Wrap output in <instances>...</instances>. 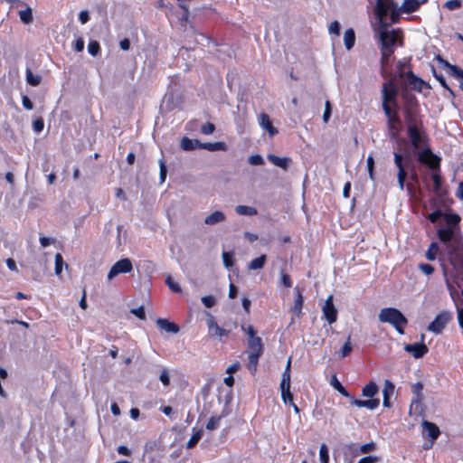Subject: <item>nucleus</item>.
I'll use <instances>...</instances> for the list:
<instances>
[{"instance_id": "f257e3e1", "label": "nucleus", "mask_w": 463, "mask_h": 463, "mask_svg": "<svg viewBox=\"0 0 463 463\" xmlns=\"http://www.w3.org/2000/svg\"><path fill=\"white\" fill-rule=\"evenodd\" d=\"M405 120L408 137L418 160L427 165L432 170L439 169V159L428 147L426 137L420 128V123L411 112H406Z\"/></svg>"}, {"instance_id": "f03ea898", "label": "nucleus", "mask_w": 463, "mask_h": 463, "mask_svg": "<svg viewBox=\"0 0 463 463\" xmlns=\"http://www.w3.org/2000/svg\"><path fill=\"white\" fill-rule=\"evenodd\" d=\"M375 37L380 43L381 64L383 71L388 65L390 58L398 45H402V33L398 30H389L387 25L383 24L375 32Z\"/></svg>"}, {"instance_id": "7ed1b4c3", "label": "nucleus", "mask_w": 463, "mask_h": 463, "mask_svg": "<svg viewBox=\"0 0 463 463\" xmlns=\"http://www.w3.org/2000/svg\"><path fill=\"white\" fill-rule=\"evenodd\" d=\"M393 160L398 169L397 180L400 189L402 191L406 187L411 193L413 186L411 183H405L407 177H410L411 180L414 182L418 181V175L413 164L411 153L408 151H404V153L395 151L393 152Z\"/></svg>"}, {"instance_id": "20e7f679", "label": "nucleus", "mask_w": 463, "mask_h": 463, "mask_svg": "<svg viewBox=\"0 0 463 463\" xmlns=\"http://www.w3.org/2000/svg\"><path fill=\"white\" fill-rule=\"evenodd\" d=\"M428 0H404L399 7L392 0H377L376 13L380 18H383L390 14L392 22L398 21L402 13L411 14L419 9V7Z\"/></svg>"}, {"instance_id": "39448f33", "label": "nucleus", "mask_w": 463, "mask_h": 463, "mask_svg": "<svg viewBox=\"0 0 463 463\" xmlns=\"http://www.w3.org/2000/svg\"><path fill=\"white\" fill-rule=\"evenodd\" d=\"M383 109L387 118L388 128L392 136L395 137L399 132L401 121L396 112L392 110L391 104L395 103L397 100L398 90L395 85L392 82H386L383 85Z\"/></svg>"}, {"instance_id": "423d86ee", "label": "nucleus", "mask_w": 463, "mask_h": 463, "mask_svg": "<svg viewBox=\"0 0 463 463\" xmlns=\"http://www.w3.org/2000/svg\"><path fill=\"white\" fill-rule=\"evenodd\" d=\"M438 236L445 246L450 263L455 265L456 260H461L462 245L460 241L455 237L453 230L451 228L439 229Z\"/></svg>"}, {"instance_id": "0eeeda50", "label": "nucleus", "mask_w": 463, "mask_h": 463, "mask_svg": "<svg viewBox=\"0 0 463 463\" xmlns=\"http://www.w3.org/2000/svg\"><path fill=\"white\" fill-rule=\"evenodd\" d=\"M378 318L382 323L392 325L399 334H404V327L408 324V319L399 309L384 307L381 309Z\"/></svg>"}, {"instance_id": "6e6552de", "label": "nucleus", "mask_w": 463, "mask_h": 463, "mask_svg": "<svg viewBox=\"0 0 463 463\" xmlns=\"http://www.w3.org/2000/svg\"><path fill=\"white\" fill-rule=\"evenodd\" d=\"M249 349V370L251 372L256 371L260 356L263 352V345L260 337L252 338L248 340Z\"/></svg>"}, {"instance_id": "1a4fd4ad", "label": "nucleus", "mask_w": 463, "mask_h": 463, "mask_svg": "<svg viewBox=\"0 0 463 463\" xmlns=\"http://www.w3.org/2000/svg\"><path fill=\"white\" fill-rule=\"evenodd\" d=\"M423 385L421 383L418 382L411 385V392L413 393V398L411 400V403L410 406V414H421L423 411Z\"/></svg>"}, {"instance_id": "9d476101", "label": "nucleus", "mask_w": 463, "mask_h": 463, "mask_svg": "<svg viewBox=\"0 0 463 463\" xmlns=\"http://www.w3.org/2000/svg\"><path fill=\"white\" fill-rule=\"evenodd\" d=\"M452 319V313L449 311H441L434 320L428 326V330L439 335L446 327L448 323Z\"/></svg>"}, {"instance_id": "9b49d317", "label": "nucleus", "mask_w": 463, "mask_h": 463, "mask_svg": "<svg viewBox=\"0 0 463 463\" xmlns=\"http://www.w3.org/2000/svg\"><path fill=\"white\" fill-rule=\"evenodd\" d=\"M132 262L129 259H121L111 267L108 273V279L111 280L121 273H128L132 270Z\"/></svg>"}, {"instance_id": "f8f14e48", "label": "nucleus", "mask_w": 463, "mask_h": 463, "mask_svg": "<svg viewBox=\"0 0 463 463\" xmlns=\"http://www.w3.org/2000/svg\"><path fill=\"white\" fill-rule=\"evenodd\" d=\"M322 312L324 317L327 320L329 324H333L337 319V310L333 303V296H329L325 305L322 307Z\"/></svg>"}, {"instance_id": "ddd939ff", "label": "nucleus", "mask_w": 463, "mask_h": 463, "mask_svg": "<svg viewBox=\"0 0 463 463\" xmlns=\"http://www.w3.org/2000/svg\"><path fill=\"white\" fill-rule=\"evenodd\" d=\"M404 350L413 355L414 358H421L429 351L427 345L423 343H415L412 345H406Z\"/></svg>"}, {"instance_id": "4468645a", "label": "nucleus", "mask_w": 463, "mask_h": 463, "mask_svg": "<svg viewBox=\"0 0 463 463\" xmlns=\"http://www.w3.org/2000/svg\"><path fill=\"white\" fill-rule=\"evenodd\" d=\"M350 398H351L352 404H354L359 408L364 407L371 411L375 410L380 404L379 399L359 400V399H355L351 396H350Z\"/></svg>"}, {"instance_id": "2eb2a0df", "label": "nucleus", "mask_w": 463, "mask_h": 463, "mask_svg": "<svg viewBox=\"0 0 463 463\" xmlns=\"http://www.w3.org/2000/svg\"><path fill=\"white\" fill-rule=\"evenodd\" d=\"M226 221V214L222 211H215L204 218V223L209 226L223 223Z\"/></svg>"}, {"instance_id": "dca6fc26", "label": "nucleus", "mask_w": 463, "mask_h": 463, "mask_svg": "<svg viewBox=\"0 0 463 463\" xmlns=\"http://www.w3.org/2000/svg\"><path fill=\"white\" fill-rule=\"evenodd\" d=\"M259 124L260 126L265 129L270 137L278 134V129L272 126L271 120L269 117L266 113H261L259 116Z\"/></svg>"}, {"instance_id": "f3484780", "label": "nucleus", "mask_w": 463, "mask_h": 463, "mask_svg": "<svg viewBox=\"0 0 463 463\" xmlns=\"http://www.w3.org/2000/svg\"><path fill=\"white\" fill-rule=\"evenodd\" d=\"M207 326L211 336L218 335L219 337H222L228 335L229 334V331L220 327L217 325L213 317H210V318L207 320Z\"/></svg>"}, {"instance_id": "a211bd4d", "label": "nucleus", "mask_w": 463, "mask_h": 463, "mask_svg": "<svg viewBox=\"0 0 463 463\" xmlns=\"http://www.w3.org/2000/svg\"><path fill=\"white\" fill-rule=\"evenodd\" d=\"M422 427H423L424 431H426L427 435L430 438L431 444H432L433 441L435 439H437L440 434L439 429L438 428V426L436 424L427 421V420H424L422 422Z\"/></svg>"}, {"instance_id": "6ab92c4d", "label": "nucleus", "mask_w": 463, "mask_h": 463, "mask_svg": "<svg viewBox=\"0 0 463 463\" xmlns=\"http://www.w3.org/2000/svg\"><path fill=\"white\" fill-rule=\"evenodd\" d=\"M393 392H394L393 383L391 381L386 380L384 382V386H383V404L384 407L391 406L390 398L393 394Z\"/></svg>"}, {"instance_id": "aec40b11", "label": "nucleus", "mask_w": 463, "mask_h": 463, "mask_svg": "<svg viewBox=\"0 0 463 463\" xmlns=\"http://www.w3.org/2000/svg\"><path fill=\"white\" fill-rule=\"evenodd\" d=\"M156 325L160 329L165 330L168 333L176 334L179 332V326L175 323L169 322L165 318H158L156 320Z\"/></svg>"}, {"instance_id": "412c9836", "label": "nucleus", "mask_w": 463, "mask_h": 463, "mask_svg": "<svg viewBox=\"0 0 463 463\" xmlns=\"http://www.w3.org/2000/svg\"><path fill=\"white\" fill-rule=\"evenodd\" d=\"M20 5H23V6H25L24 9L23 10H20L18 14H19V17L21 19V21L25 24H29L33 22V10L31 7H29L24 2H19Z\"/></svg>"}, {"instance_id": "4be33fe9", "label": "nucleus", "mask_w": 463, "mask_h": 463, "mask_svg": "<svg viewBox=\"0 0 463 463\" xmlns=\"http://www.w3.org/2000/svg\"><path fill=\"white\" fill-rule=\"evenodd\" d=\"M201 142L197 139H190L186 137H183L181 140V147L184 151H191L196 148L201 149Z\"/></svg>"}, {"instance_id": "5701e85b", "label": "nucleus", "mask_w": 463, "mask_h": 463, "mask_svg": "<svg viewBox=\"0 0 463 463\" xmlns=\"http://www.w3.org/2000/svg\"><path fill=\"white\" fill-rule=\"evenodd\" d=\"M267 157L269 161L271 162L273 165L284 170L288 168V164L290 162V159L288 157H279L273 154H269Z\"/></svg>"}, {"instance_id": "b1692460", "label": "nucleus", "mask_w": 463, "mask_h": 463, "mask_svg": "<svg viewBox=\"0 0 463 463\" xmlns=\"http://www.w3.org/2000/svg\"><path fill=\"white\" fill-rule=\"evenodd\" d=\"M201 149H206L208 151H225L227 146L224 142H214V143H202Z\"/></svg>"}, {"instance_id": "393cba45", "label": "nucleus", "mask_w": 463, "mask_h": 463, "mask_svg": "<svg viewBox=\"0 0 463 463\" xmlns=\"http://www.w3.org/2000/svg\"><path fill=\"white\" fill-rule=\"evenodd\" d=\"M407 79L409 84L414 90L421 91L422 87L425 85V82L421 79L416 77L411 71L408 72Z\"/></svg>"}, {"instance_id": "a878e982", "label": "nucleus", "mask_w": 463, "mask_h": 463, "mask_svg": "<svg viewBox=\"0 0 463 463\" xmlns=\"http://www.w3.org/2000/svg\"><path fill=\"white\" fill-rule=\"evenodd\" d=\"M281 397L286 404H293V395L290 392V383H280Z\"/></svg>"}, {"instance_id": "bb28decb", "label": "nucleus", "mask_w": 463, "mask_h": 463, "mask_svg": "<svg viewBox=\"0 0 463 463\" xmlns=\"http://www.w3.org/2000/svg\"><path fill=\"white\" fill-rule=\"evenodd\" d=\"M378 386L374 382H370L362 390V395L371 399H374L373 396L378 393Z\"/></svg>"}, {"instance_id": "cd10ccee", "label": "nucleus", "mask_w": 463, "mask_h": 463, "mask_svg": "<svg viewBox=\"0 0 463 463\" xmlns=\"http://www.w3.org/2000/svg\"><path fill=\"white\" fill-rule=\"evenodd\" d=\"M344 43H345V46L347 50H351L354 47V43H355V33L352 28L347 29L345 32Z\"/></svg>"}, {"instance_id": "c85d7f7f", "label": "nucleus", "mask_w": 463, "mask_h": 463, "mask_svg": "<svg viewBox=\"0 0 463 463\" xmlns=\"http://www.w3.org/2000/svg\"><path fill=\"white\" fill-rule=\"evenodd\" d=\"M235 212L239 215H248V216L256 215L258 213V211L256 208H254L252 206H247V205H237L235 207Z\"/></svg>"}, {"instance_id": "c756f323", "label": "nucleus", "mask_w": 463, "mask_h": 463, "mask_svg": "<svg viewBox=\"0 0 463 463\" xmlns=\"http://www.w3.org/2000/svg\"><path fill=\"white\" fill-rule=\"evenodd\" d=\"M266 259H267V257H266L265 254L260 255V257L252 260L248 264V269H251V270L262 269L264 267V265H265Z\"/></svg>"}, {"instance_id": "7c9ffc66", "label": "nucleus", "mask_w": 463, "mask_h": 463, "mask_svg": "<svg viewBox=\"0 0 463 463\" xmlns=\"http://www.w3.org/2000/svg\"><path fill=\"white\" fill-rule=\"evenodd\" d=\"M295 290L297 292V298L295 299L294 306L292 307V311L294 313H296L297 315H299L301 313L304 299H303V296H302L299 288H296Z\"/></svg>"}, {"instance_id": "2f4dec72", "label": "nucleus", "mask_w": 463, "mask_h": 463, "mask_svg": "<svg viewBox=\"0 0 463 463\" xmlns=\"http://www.w3.org/2000/svg\"><path fill=\"white\" fill-rule=\"evenodd\" d=\"M26 81L29 85L36 87L40 85L42 81V77L40 75H34L32 71L27 68L26 69Z\"/></svg>"}, {"instance_id": "473e14b6", "label": "nucleus", "mask_w": 463, "mask_h": 463, "mask_svg": "<svg viewBox=\"0 0 463 463\" xmlns=\"http://www.w3.org/2000/svg\"><path fill=\"white\" fill-rule=\"evenodd\" d=\"M203 433V431L201 429L197 430H194V434L192 435L191 439L188 440V442L186 444V448L193 449L198 443V441L201 439Z\"/></svg>"}, {"instance_id": "72a5a7b5", "label": "nucleus", "mask_w": 463, "mask_h": 463, "mask_svg": "<svg viewBox=\"0 0 463 463\" xmlns=\"http://www.w3.org/2000/svg\"><path fill=\"white\" fill-rule=\"evenodd\" d=\"M438 254H439V245L437 242H432L426 252V258L429 260H434Z\"/></svg>"}, {"instance_id": "f704fd0d", "label": "nucleus", "mask_w": 463, "mask_h": 463, "mask_svg": "<svg viewBox=\"0 0 463 463\" xmlns=\"http://www.w3.org/2000/svg\"><path fill=\"white\" fill-rule=\"evenodd\" d=\"M331 385L338 391L342 395L345 397H350L349 392L346 391V389L342 385V383L337 380L336 376L334 375L330 382Z\"/></svg>"}, {"instance_id": "c9c22d12", "label": "nucleus", "mask_w": 463, "mask_h": 463, "mask_svg": "<svg viewBox=\"0 0 463 463\" xmlns=\"http://www.w3.org/2000/svg\"><path fill=\"white\" fill-rule=\"evenodd\" d=\"M222 416H213L210 418L208 422L206 423V429L208 430H214L220 427L221 420Z\"/></svg>"}, {"instance_id": "e433bc0d", "label": "nucleus", "mask_w": 463, "mask_h": 463, "mask_svg": "<svg viewBox=\"0 0 463 463\" xmlns=\"http://www.w3.org/2000/svg\"><path fill=\"white\" fill-rule=\"evenodd\" d=\"M319 458L321 463H329V449L325 443L320 446Z\"/></svg>"}, {"instance_id": "4c0bfd02", "label": "nucleus", "mask_w": 463, "mask_h": 463, "mask_svg": "<svg viewBox=\"0 0 463 463\" xmlns=\"http://www.w3.org/2000/svg\"><path fill=\"white\" fill-rule=\"evenodd\" d=\"M352 350H353V347H352V345H351V337L348 336L346 342L345 343V345H343V347L340 350L339 356L342 357V358L346 357L347 355L350 354Z\"/></svg>"}, {"instance_id": "58836bf2", "label": "nucleus", "mask_w": 463, "mask_h": 463, "mask_svg": "<svg viewBox=\"0 0 463 463\" xmlns=\"http://www.w3.org/2000/svg\"><path fill=\"white\" fill-rule=\"evenodd\" d=\"M290 366H291V358H288L285 371L282 373L281 383H283V384L290 383Z\"/></svg>"}, {"instance_id": "ea45409f", "label": "nucleus", "mask_w": 463, "mask_h": 463, "mask_svg": "<svg viewBox=\"0 0 463 463\" xmlns=\"http://www.w3.org/2000/svg\"><path fill=\"white\" fill-rule=\"evenodd\" d=\"M432 73H433V76L439 80V82L440 83V85L445 88L446 90H449V92L454 96V92L453 90L447 85L446 83V80H445V78L441 75V74H438L436 72V70L434 68H432Z\"/></svg>"}, {"instance_id": "a19ab883", "label": "nucleus", "mask_w": 463, "mask_h": 463, "mask_svg": "<svg viewBox=\"0 0 463 463\" xmlns=\"http://www.w3.org/2000/svg\"><path fill=\"white\" fill-rule=\"evenodd\" d=\"M100 47L97 41H90L88 44V52L92 56H97L99 52Z\"/></svg>"}, {"instance_id": "79ce46f5", "label": "nucleus", "mask_w": 463, "mask_h": 463, "mask_svg": "<svg viewBox=\"0 0 463 463\" xmlns=\"http://www.w3.org/2000/svg\"><path fill=\"white\" fill-rule=\"evenodd\" d=\"M449 75L454 77L458 81L460 80V78L463 77V70L457 67L456 65H452L451 68L449 70Z\"/></svg>"}, {"instance_id": "37998d69", "label": "nucleus", "mask_w": 463, "mask_h": 463, "mask_svg": "<svg viewBox=\"0 0 463 463\" xmlns=\"http://www.w3.org/2000/svg\"><path fill=\"white\" fill-rule=\"evenodd\" d=\"M165 282L173 292L180 293L182 291L180 285L175 282L171 277L168 276L165 279Z\"/></svg>"}, {"instance_id": "c03bdc74", "label": "nucleus", "mask_w": 463, "mask_h": 463, "mask_svg": "<svg viewBox=\"0 0 463 463\" xmlns=\"http://www.w3.org/2000/svg\"><path fill=\"white\" fill-rule=\"evenodd\" d=\"M362 454H368L376 449V444L374 442H369L359 447Z\"/></svg>"}, {"instance_id": "a18cd8bd", "label": "nucleus", "mask_w": 463, "mask_h": 463, "mask_svg": "<svg viewBox=\"0 0 463 463\" xmlns=\"http://www.w3.org/2000/svg\"><path fill=\"white\" fill-rule=\"evenodd\" d=\"M233 253L229 251L222 252V260L224 266L229 269L233 265L232 260Z\"/></svg>"}, {"instance_id": "49530a36", "label": "nucleus", "mask_w": 463, "mask_h": 463, "mask_svg": "<svg viewBox=\"0 0 463 463\" xmlns=\"http://www.w3.org/2000/svg\"><path fill=\"white\" fill-rule=\"evenodd\" d=\"M63 259L60 253L55 255V274L60 275L62 271Z\"/></svg>"}, {"instance_id": "de8ad7c7", "label": "nucleus", "mask_w": 463, "mask_h": 463, "mask_svg": "<svg viewBox=\"0 0 463 463\" xmlns=\"http://www.w3.org/2000/svg\"><path fill=\"white\" fill-rule=\"evenodd\" d=\"M373 168H374L373 157L372 156H369L367 158V170H368L369 177L371 180H374Z\"/></svg>"}, {"instance_id": "09e8293b", "label": "nucleus", "mask_w": 463, "mask_h": 463, "mask_svg": "<svg viewBox=\"0 0 463 463\" xmlns=\"http://www.w3.org/2000/svg\"><path fill=\"white\" fill-rule=\"evenodd\" d=\"M248 161L251 165H262L264 164V159L260 155H254L250 156Z\"/></svg>"}, {"instance_id": "8fccbe9b", "label": "nucleus", "mask_w": 463, "mask_h": 463, "mask_svg": "<svg viewBox=\"0 0 463 463\" xmlns=\"http://www.w3.org/2000/svg\"><path fill=\"white\" fill-rule=\"evenodd\" d=\"M214 130H215V126L211 122H207V123L203 124L201 128V132L204 135H210V134L213 133Z\"/></svg>"}, {"instance_id": "3c124183", "label": "nucleus", "mask_w": 463, "mask_h": 463, "mask_svg": "<svg viewBox=\"0 0 463 463\" xmlns=\"http://www.w3.org/2000/svg\"><path fill=\"white\" fill-rule=\"evenodd\" d=\"M43 127H44V122L42 118H39L33 122V129L36 133L42 132L43 129Z\"/></svg>"}, {"instance_id": "603ef678", "label": "nucleus", "mask_w": 463, "mask_h": 463, "mask_svg": "<svg viewBox=\"0 0 463 463\" xmlns=\"http://www.w3.org/2000/svg\"><path fill=\"white\" fill-rule=\"evenodd\" d=\"M461 6L460 0H449L445 3V7L449 10H457Z\"/></svg>"}, {"instance_id": "864d4df0", "label": "nucleus", "mask_w": 463, "mask_h": 463, "mask_svg": "<svg viewBox=\"0 0 463 463\" xmlns=\"http://www.w3.org/2000/svg\"><path fill=\"white\" fill-rule=\"evenodd\" d=\"M433 184H434V190L438 192L441 186V177L440 175L438 172H434L431 175Z\"/></svg>"}, {"instance_id": "5fc2aeb1", "label": "nucleus", "mask_w": 463, "mask_h": 463, "mask_svg": "<svg viewBox=\"0 0 463 463\" xmlns=\"http://www.w3.org/2000/svg\"><path fill=\"white\" fill-rule=\"evenodd\" d=\"M202 302L206 307L211 308L215 305L216 300L213 296H204L202 298Z\"/></svg>"}, {"instance_id": "6e6d98bb", "label": "nucleus", "mask_w": 463, "mask_h": 463, "mask_svg": "<svg viewBox=\"0 0 463 463\" xmlns=\"http://www.w3.org/2000/svg\"><path fill=\"white\" fill-rule=\"evenodd\" d=\"M340 24L337 21H334L329 25V33L335 34L338 36L340 34Z\"/></svg>"}, {"instance_id": "4d7b16f0", "label": "nucleus", "mask_w": 463, "mask_h": 463, "mask_svg": "<svg viewBox=\"0 0 463 463\" xmlns=\"http://www.w3.org/2000/svg\"><path fill=\"white\" fill-rule=\"evenodd\" d=\"M419 269L426 275H430L434 271L433 266L428 263H420Z\"/></svg>"}, {"instance_id": "13d9d810", "label": "nucleus", "mask_w": 463, "mask_h": 463, "mask_svg": "<svg viewBox=\"0 0 463 463\" xmlns=\"http://www.w3.org/2000/svg\"><path fill=\"white\" fill-rule=\"evenodd\" d=\"M159 166H160V181H161V183H164L166 178L167 169H166L165 163L163 159L159 161Z\"/></svg>"}, {"instance_id": "bf43d9fd", "label": "nucleus", "mask_w": 463, "mask_h": 463, "mask_svg": "<svg viewBox=\"0 0 463 463\" xmlns=\"http://www.w3.org/2000/svg\"><path fill=\"white\" fill-rule=\"evenodd\" d=\"M325 107L326 108H325V111H324V115H323V120L325 123H327L331 117V103H330V101L326 100Z\"/></svg>"}, {"instance_id": "052dcab7", "label": "nucleus", "mask_w": 463, "mask_h": 463, "mask_svg": "<svg viewBox=\"0 0 463 463\" xmlns=\"http://www.w3.org/2000/svg\"><path fill=\"white\" fill-rule=\"evenodd\" d=\"M359 447L357 444L355 443H351L347 446V449L348 451L352 454L353 457H357L359 456L361 453L360 449H359Z\"/></svg>"}, {"instance_id": "680f3d73", "label": "nucleus", "mask_w": 463, "mask_h": 463, "mask_svg": "<svg viewBox=\"0 0 463 463\" xmlns=\"http://www.w3.org/2000/svg\"><path fill=\"white\" fill-rule=\"evenodd\" d=\"M131 313L133 315H135L136 317H137L139 319H142V320L146 319V313H145V309L143 307L132 308Z\"/></svg>"}, {"instance_id": "e2e57ef3", "label": "nucleus", "mask_w": 463, "mask_h": 463, "mask_svg": "<svg viewBox=\"0 0 463 463\" xmlns=\"http://www.w3.org/2000/svg\"><path fill=\"white\" fill-rule=\"evenodd\" d=\"M280 279H281L282 284L286 288H290L292 286V281H291L290 277L288 274H286L284 271H281Z\"/></svg>"}, {"instance_id": "0e129e2a", "label": "nucleus", "mask_w": 463, "mask_h": 463, "mask_svg": "<svg viewBox=\"0 0 463 463\" xmlns=\"http://www.w3.org/2000/svg\"><path fill=\"white\" fill-rule=\"evenodd\" d=\"M160 381L165 386L169 385L170 378L166 369H164L159 376Z\"/></svg>"}, {"instance_id": "69168bd1", "label": "nucleus", "mask_w": 463, "mask_h": 463, "mask_svg": "<svg viewBox=\"0 0 463 463\" xmlns=\"http://www.w3.org/2000/svg\"><path fill=\"white\" fill-rule=\"evenodd\" d=\"M22 103H23V106L24 107V109H26L28 110H31L33 109V104L32 100L26 95H24L22 97Z\"/></svg>"}, {"instance_id": "338daca9", "label": "nucleus", "mask_w": 463, "mask_h": 463, "mask_svg": "<svg viewBox=\"0 0 463 463\" xmlns=\"http://www.w3.org/2000/svg\"><path fill=\"white\" fill-rule=\"evenodd\" d=\"M242 330L246 332L249 335V339L257 338L256 332L252 326H248L247 327L242 326Z\"/></svg>"}, {"instance_id": "774afa93", "label": "nucleus", "mask_w": 463, "mask_h": 463, "mask_svg": "<svg viewBox=\"0 0 463 463\" xmlns=\"http://www.w3.org/2000/svg\"><path fill=\"white\" fill-rule=\"evenodd\" d=\"M378 461L377 457L368 456L361 458L358 463H375Z\"/></svg>"}]
</instances>
